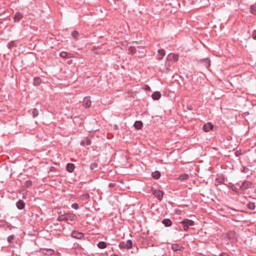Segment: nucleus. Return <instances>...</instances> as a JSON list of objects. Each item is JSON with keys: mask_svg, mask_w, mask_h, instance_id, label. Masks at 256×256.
I'll use <instances>...</instances> for the list:
<instances>
[{"mask_svg": "<svg viewBox=\"0 0 256 256\" xmlns=\"http://www.w3.org/2000/svg\"><path fill=\"white\" fill-rule=\"evenodd\" d=\"M184 231H187L188 229L189 226L186 224H183Z\"/></svg>", "mask_w": 256, "mask_h": 256, "instance_id": "72a5a7b5", "label": "nucleus"}, {"mask_svg": "<svg viewBox=\"0 0 256 256\" xmlns=\"http://www.w3.org/2000/svg\"><path fill=\"white\" fill-rule=\"evenodd\" d=\"M82 104L86 108H90L91 106V101L89 97H85L82 102Z\"/></svg>", "mask_w": 256, "mask_h": 256, "instance_id": "39448f33", "label": "nucleus"}, {"mask_svg": "<svg viewBox=\"0 0 256 256\" xmlns=\"http://www.w3.org/2000/svg\"><path fill=\"white\" fill-rule=\"evenodd\" d=\"M74 168L75 166L74 164L72 163H68L66 166L67 170L70 172H72L74 171Z\"/></svg>", "mask_w": 256, "mask_h": 256, "instance_id": "f8f14e48", "label": "nucleus"}, {"mask_svg": "<svg viewBox=\"0 0 256 256\" xmlns=\"http://www.w3.org/2000/svg\"><path fill=\"white\" fill-rule=\"evenodd\" d=\"M250 12L253 14L256 15V6L252 5L250 7Z\"/></svg>", "mask_w": 256, "mask_h": 256, "instance_id": "bb28decb", "label": "nucleus"}, {"mask_svg": "<svg viewBox=\"0 0 256 256\" xmlns=\"http://www.w3.org/2000/svg\"><path fill=\"white\" fill-rule=\"evenodd\" d=\"M235 154H236V156H238L240 155V154H239V152L238 151L236 152Z\"/></svg>", "mask_w": 256, "mask_h": 256, "instance_id": "58836bf2", "label": "nucleus"}, {"mask_svg": "<svg viewBox=\"0 0 256 256\" xmlns=\"http://www.w3.org/2000/svg\"><path fill=\"white\" fill-rule=\"evenodd\" d=\"M152 97L154 100H158L161 97V94L159 92H154L152 94Z\"/></svg>", "mask_w": 256, "mask_h": 256, "instance_id": "9b49d317", "label": "nucleus"}, {"mask_svg": "<svg viewBox=\"0 0 256 256\" xmlns=\"http://www.w3.org/2000/svg\"><path fill=\"white\" fill-rule=\"evenodd\" d=\"M16 207L19 210H22L25 206V204L23 200H20L16 203Z\"/></svg>", "mask_w": 256, "mask_h": 256, "instance_id": "9d476101", "label": "nucleus"}, {"mask_svg": "<svg viewBox=\"0 0 256 256\" xmlns=\"http://www.w3.org/2000/svg\"><path fill=\"white\" fill-rule=\"evenodd\" d=\"M254 213H256V212H254Z\"/></svg>", "mask_w": 256, "mask_h": 256, "instance_id": "a18cd8bd", "label": "nucleus"}, {"mask_svg": "<svg viewBox=\"0 0 256 256\" xmlns=\"http://www.w3.org/2000/svg\"><path fill=\"white\" fill-rule=\"evenodd\" d=\"M86 143L87 145H90V141L88 140L86 141Z\"/></svg>", "mask_w": 256, "mask_h": 256, "instance_id": "ea45409f", "label": "nucleus"}, {"mask_svg": "<svg viewBox=\"0 0 256 256\" xmlns=\"http://www.w3.org/2000/svg\"><path fill=\"white\" fill-rule=\"evenodd\" d=\"M72 208L74 210H78V204L77 203H74L72 204Z\"/></svg>", "mask_w": 256, "mask_h": 256, "instance_id": "2f4dec72", "label": "nucleus"}, {"mask_svg": "<svg viewBox=\"0 0 256 256\" xmlns=\"http://www.w3.org/2000/svg\"><path fill=\"white\" fill-rule=\"evenodd\" d=\"M142 126V122L140 120L136 121L134 124V126L137 130L141 129Z\"/></svg>", "mask_w": 256, "mask_h": 256, "instance_id": "ddd939ff", "label": "nucleus"}, {"mask_svg": "<svg viewBox=\"0 0 256 256\" xmlns=\"http://www.w3.org/2000/svg\"><path fill=\"white\" fill-rule=\"evenodd\" d=\"M172 63V62L171 60H168L166 58V60L165 63V66L166 67V69L167 70H169V68L170 66Z\"/></svg>", "mask_w": 256, "mask_h": 256, "instance_id": "393cba45", "label": "nucleus"}, {"mask_svg": "<svg viewBox=\"0 0 256 256\" xmlns=\"http://www.w3.org/2000/svg\"><path fill=\"white\" fill-rule=\"evenodd\" d=\"M98 165L96 163H92L90 165V168L92 170H94L96 168H97Z\"/></svg>", "mask_w": 256, "mask_h": 256, "instance_id": "c756f323", "label": "nucleus"}, {"mask_svg": "<svg viewBox=\"0 0 256 256\" xmlns=\"http://www.w3.org/2000/svg\"><path fill=\"white\" fill-rule=\"evenodd\" d=\"M220 256H230L228 254L226 253H225V252H222L220 254Z\"/></svg>", "mask_w": 256, "mask_h": 256, "instance_id": "e433bc0d", "label": "nucleus"}, {"mask_svg": "<svg viewBox=\"0 0 256 256\" xmlns=\"http://www.w3.org/2000/svg\"><path fill=\"white\" fill-rule=\"evenodd\" d=\"M23 18V14L20 12H16L14 17V22H19Z\"/></svg>", "mask_w": 256, "mask_h": 256, "instance_id": "6e6552de", "label": "nucleus"}, {"mask_svg": "<svg viewBox=\"0 0 256 256\" xmlns=\"http://www.w3.org/2000/svg\"><path fill=\"white\" fill-rule=\"evenodd\" d=\"M39 80L40 78H34V84L35 86H38L39 84Z\"/></svg>", "mask_w": 256, "mask_h": 256, "instance_id": "473e14b6", "label": "nucleus"}, {"mask_svg": "<svg viewBox=\"0 0 256 256\" xmlns=\"http://www.w3.org/2000/svg\"><path fill=\"white\" fill-rule=\"evenodd\" d=\"M114 186H115V184H113V183H110L109 184V187H110V188L113 187Z\"/></svg>", "mask_w": 256, "mask_h": 256, "instance_id": "4c0bfd02", "label": "nucleus"}, {"mask_svg": "<svg viewBox=\"0 0 256 256\" xmlns=\"http://www.w3.org/2000/svg\"><path fill=\"white\" fill-rule=\"evenodd\" d=\"M14 235H10L8 237L7 240L9 243H13V240L14 239Z\"/></svg>", "mask_w": 256, "mask_h": 256, "instance_id": "c85d7f7f", "label": "nucleus"}, {"mask_svg": "<svg viewBox=\"0 0 256 256\" xmlns=\"http://www.w3.org/2000/svg\"><path fill=\"white\" fill-rule=\"evenodd\" d=\"M214 126L210 122L205 124L203 126V130L206 132H209L210 130H212Z\"/></svg>", "mask_w": 256, "mask_h": 256, "instance_id": "0eeeda50", "label": "nucleus"}, {"mask_svg": "<svg viewBox=\"0 0 256 256\" xmlns=\"http://www.w3.org/2000/svg\"><path fill=\"white\" fill-rule=\"evenodd\" d=\"M200 61L201 62H205L204 66L206 68L209 66L210 65V60L208 59H207V58L201 60Z\"/></svg>", "mask_w": 256, "mask_h": 256, "instance_id": "cd10ccee", "label": "nucleus"}, {"mask_svg": "<svg viewBox=\"0 0 256 256\" xmlns=\"http://www.w3.org/2000/svg\"><path fill=\"white\" fill-rule=\"evenodd\" d=\"M162 223L166 226H170L172 224V221L168 219V218H165L162 220Z\"/></svg>", "mask_w": 256, "mask_h": 256, "instance_id": "2eb2a0df", "label": "nucleus"}, {"mask_svg": "<svg viewBox=\"0 0 256 256\" xmlns=\"http://www.w3.org/2000/svg\"><path fill=\"white\" fill-rule=\"evenodd\" d=\"M252 36L254 39L256 40V30H254V32H253Z\"/></svg>", "mask_w": 256, "mask_h": 256, "instance_id": "f704fd0d", "label": "nucleus"}, {"mask_svg": "<svg viewBox=\"0 0 256 256\" xmlns=\"http://www.w3.org/2000/svg\"><path fill=\"white\" fill-rule=\"evenodd\" d=\"M125 244L126 248H127L128 250H129L132 248V242L130 240H128L126 242H125Z\"/></svg>", "mask_w": 256, "mask_h": 256, "instance_id": "412c9836", "label": "nucleus"}, {"mask_svg": "<svg viewBox=\"0 0 256 256\" xmlns=\"http://www.w3.org/2000/svg\"><path fill=\"white\" fill-rule=\"evenodd\" d=\"M226 236L228 238V239H230V238L229 236V234H227Z\"/></svg>", "mask_w": 256, "mask_h": 256, "instance_id": "a19ab883", "label": "nucleus"}, {"mask_svg": "<svg viewBox=\"0 0 256 256\" xmlns=\"http://www.w3.org/2000/svg\"><path fill=\"white\" fill-rule=\"evenodd\" d=\"M72 60H70V61L68 62V64H70L72 63Z\"/></svg>", "mask_w": 256, "mask_h": 256, "instance_id": "79ce46f5", "label": "nucleus"}, {"mask_svg": "<svg viewBox=\"0 0 256 256\" xmlns=\"http://www.w3.org/2000/svg\"><path fill=\"white\" fill-rule=\"evenodd\" d=\"M248 208L251 210H254L256 208V204L254 202H248L246 205Z\"/></svg>", "mask_w": 256, "mask_h": 256, "instance_id": "6ab92c4d", "label": "nucleus"}, {"mask_svg": "<svg viewBox=\"0 0 256 256\" xmlns=\"http://www.w3.org/2000/svg\"><path fill=\"white\" fill-rule=\"evenodd\" d=\"M32 182L30 181H26V184L27 186H30L32 185Z\"/></svg>", "mask_w": 256, "mask_h": 256, "instance_id": "c9c22d12", "label": "nucleus"}, {"mask_svg": "<svg viewBox=\"0 0 256 256\" xmlns=\"http://www.w3.org/2000/svg\"><path fill=\"white\" fill-rule=\"evenodd\" d=\"M72 36L76 40L79 38V33L76 30H74L71 34Z\"/></svg>", "mask_w": 256, "mask_h": 256, "instance_id": "5701e85b", "label": "nucleus"}, {"mask_svg": "<svg viewBox=\"0 0 256 256\" xmlns=\"http://www.w3.org/2000/svg\"><path fill=\"white\" fill-rule=\"evenodd\" d=\"M72 236L76 239H82L84 238V234L77 231H73L72 232Z\"/></svg>", "mask_w": 256, "mask_h": 256, "instance_id": "7ed1b4c3", "label": "nucleus"}, {"mask_svg": "<svg viewBox=\"0 0 256 256\" xmlns=\"http://www.w3.org/2000/svg\"><path fill=\"white\" fill-rule=\"evenodd\" d=\"M188 110H192V108H188Z\"/></svg>", "mask_w": 256, "mask_h": 256, "instance_id": "c03bdc74", "label": "nucleus"}, {"mask_svg": "<svg viewBox=\"0 0 256 256\" xmlns=\"http://www.w3.org/2000/svg\"><path fill=\"white\" fill-rule=\"evenodd\" d=\"M189 178V176L187 174H180L178 177V179L180 180H186L188 179Z\"/></svg>", "mask_w": 256, "mask_h": 256, "instance_id": "aec40b11", "label": "nucleus"}, {"mask_svg": "<svg viewBox=\"0 0 256 256\" xmlns=\"http://www.w3.org/2000/svg\"><path fill=\"white\" fill-rule=\"evenodd\" d=\"M182 248V247L180 245L177 244H172V248L174 251L180 250H181Z\"/></svg>", "mask_w": 256, "mask_h": 256, "instance_id": "f3484780", "label": "nucleus"}, {"mask_svg": "<svg viewBox=\"0 0 256 256\" xmlns=\"http://www.w3.org/2000/svg\"><path fill=\"white\" fill-rule=\"evenodd\" d=\"M38 111L36 108H34L32 112V116L33 118H36L38 115Z\"/></svg>", "mask_w": 256, "mask_h": 256, "instance_id": "a878e982", "label": "nucleus"}, {"mask_svg": "<svg viewBox=\"0 0 256 256\" xmlns=\"http://www.w3.org/2000/svg\"><path fill=\"white\" fill-rule=\"evenodd\" d=\"M252 184L251 182L245 180L243 182L242 185L240 186V188L242 190H245L249 188H250Z\"/></svg>", "mask_w": 256, "mask_h": 256, "instance_id": "f03ea898", "label": "nucleus"}, {"mask_svg": "<svg viewBox=\"0 0 256 256\" xmlns=\"http://www.w3.org/2000/svg\"><path fill=\"white\" fill-rule=\"evenodd\" d=\"M230 188L232 191L235 192L237 193H239L240 190H241L240 186L239 188H238L234 184H232V186H230Z\"/></svg>", "mask_w": 256, "mask_h": 256, "instance_id": "b1692460", "label": "nucleus"}, {"mask_svg": "<svg viewBox=\"0 0 256 256\" xmlns=\"http://www.w3.org/2000/svg\"><path fill=\"white\" fill-rule=\"evenodd\" d=\"M166 58L168 60H170L172 62V61H174V62H176L178 60V55L176 54H170Z\"/></svg>", "mask_w": 256, "mask_h": 256, "instance_id": "20e7f679", "label": "nucleus"}, {"mask_svg": "<svg viewBox=\"0 0 256 256\" xmlns=\"http://www.w3.org/2000/svg\"><path fill=\"white\" fill-rule=\"evenodd\" d=\"M180 224H186L188 226H192L194 225V222L192 220L184 219L180 222Z\"/></svg>", "mask_w": 256, "mask_h": 256, "instance_id": "1a4fd4ad", "label": "nucleus"}, {"mask_svg": "<svg viewBox=\"0 0 256 256\" xmlns=\"http://www.w3.org/2000/svg\"><path fill=\"white\" fill-rule=\"evenodd\" d=\"M106 246V244L104 242H100L98 244V247L100 249L104 248Z\"/></svg>", "mask_w": 256, "mask_h": 256, "instance_id": "4be33fe9", "label": "nucleus"}, {"mask_svg": "<svg viewBox=\"0 0 256 256\" xmlns=\"http://www.w3.org/2000/svg\"><path fill=\"white\" fill-rule=\"evenodd\" d=\"M70 54L65 52H62L60 53V56L62 58H69L70 57Z\"/></svg>", "mask_w": 256, "mask_h": 256, "instance_id": "a211bd4d", "label": "nucleus"}, {"mask_svg": "<svg viewBox=\"0 0 256 256\" xmlns=\"http://www.w3.org/2000/svg\"><path fill=\"white\" fill-rule=\"evenodd\" d=\"M152 177L156 180L159 179L161 176L160 172L158 170H156V171L152 172Z\"/></svg>", "mask_w": 256, "mask_h": 256, "instance_id": "4468645a", "label": "nucleus"}, {"mask_svg": "<svg viewBox=\"0 0 256 256\" xmlns=\"http://www.w3.org/2000/svg\"><path fill=\"white\" fill-rule=\"evenodd\" d=\"M125 244H126L124 242H120V244H119L120 248V249L126 248V246Z\"/></svg>", "mask_w": 256, "mask_h": 256, "instance_id": "7c9ffc66", "label": "nucleus"}, {"mask_svg": "<svg viewBox=\"0 0 256 256\" xmlns=\"http://www.w3.org/2000/svg\"><path fill=\"white\" fill-rule=\"evenodd\" d=\"M153 194L159 200H162L163 197V192L160 190H154Z\"/></svg>", "mask_w": 256, "mask_h": 256, "instance_id": "423d86ee", "label": "nucleus"}, {"mask_svg": "<svg viewBox=\"0 0 256 256\" xmlns=\"http://www.w3.org/2000/svg\"><path fill=\"white\" fill-rule=\"evenodd\" d=\"M76 216L72 214H61L57 218V220L58 222L62 221H73L75 218Z\"/></svg>", "mask_w": 256, "mask_h": 256, "instance_id": "f257e3e1", "label": "nucleus"}, {"mask_svg": "<svg viewBox=\"0 0 256 256\" xmlns=\"http://www.w3.org/2000/svg\"><path fill=\"white\" fill-rule=\"evenodd\" d=\"M159 57L158 58V60L162 59L163 57L165 55V52L164 49L158 50V51Z\"/></svg>", "mask_w": 256, "mask_h": 256, "instance_id": "dca6fc26", "label": "nucleus"}, {"mask_svg": "<svg viewBox=\"0 0 256 256\" xmlns=\"http://www.w3.org/2000/svg\"><path fill=\"white\" fill-rule=\"evenodd\" d=\"M118 128V126L116 125L114 126V128L117 129Z\"/></svg>", "mask_w": 256, "mask_h": 256, "instance_id": "37998d69", "label": "nucleus"}]
</instances>
